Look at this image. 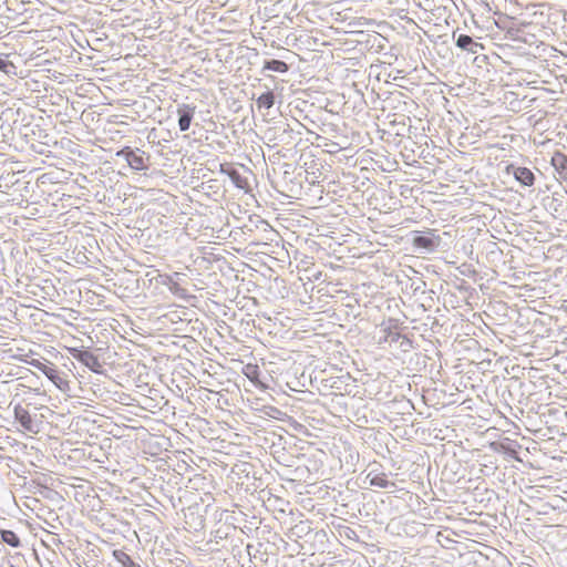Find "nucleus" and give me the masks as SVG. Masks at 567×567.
<instances>
[{
	"label": "nucleus",
	"instance_id": "obj_6",
	"mask_svg": "<svg viewBox=\"0 0 567 567\" xmlns=\"http://www.w3.org/2000/svg\"><path fill=\"white\" fill-rule=\"evenodd\" d=\"M367 480H369V484L371 486H375L379 488H388V487L394 486V483L390 482L386 478V475L383 473H381V474L370 473V474H368Z\"/></svg>",
	"mask_w": 567,
	"mask_h": 567
},
{
	"label": "nucleus",
	"instance_id": "obj_7",
	"mask_svg": "<svg viewBox=\"0 0 567 567\" xmlns=\"http://www.w3.org/2000/svg\"><path fill=\"white\" fill-rule=\"evenodd\" d=\"M456 45L463 50H467L471 53H476L477 49L482 45L473 41L470 35L461 34L456 41Z\"/></svg>",
	"mask_w": 567,
	"mask_h": 567
},
{
	"label": "nucleus",
	"instance_id": "obj_4",
	"mask_svg": "<svg viewBox=\"0 0 567 567\" xmlns=\"http://www.w3.org/2000/svg\"><path fill=\"white\" fill-rule=\"evenodd\" d=\"M74 359L87 367L93 372H100L102 365L96 355L86 350H76L72 352Z\"/></svg>",
	"mask_w": 567,
	"mask_h": 567
},
{
	"label": "nucleus",
	"instance_id": "obj_11",
	"mask_svg": "<svg viewBox=\"0 0 567 567\" xmlns=\"http://www.w3.org/2000/svg\"><path fill=\"white\" fill-rule=\"evenodd\" d=\"M1 538L6 544H8L12 547L20 546V539L17 536V534L12 530H1Z\"/></svg>",
	"mask_w": 567,
	"mask_h": 567
},
{
	"label": "nucleus",
	"instance_id": "obj_1",
	"mask_svg": "<svg viewBox=\"0 0 567 567\" xmlns=\"http://www.w3.org/2000/svg\"><path fill=\"white\" fill-rule=\"evenodd\" d=\"M13 414L17 422L20 423L22 430L28 433L37 434L39 432V425L31 416L28 409L21 404H14Z\"/></svg>",
	"mask_w": 567,
	"mask_h": 567
},
{
	"label": "nucleus",
	"instance_id": "obj_16",
	"mask_svg": "<svg viewBox=\"0 0 567 567\" xmlns=\"http://www.w3.org/2000/svg\"><path fill=\"white\" fill-rule=\"evenodd\" d=\"M553 161H554V162H556V161H560V162H561V164H563L564 162H566V158H565V156L559 155L558 157L553 158Z\"/></svg>",
	"mask_w": 567,
	"mask_h": 567
},
{
	"label": "nucleus",
	"instance_id": "obj_5",
	"mask_svg": "<svg viewBox=\"0 0 567 567\" xmlns=\"http://www.w3.org/2000/svg\"><path fill=\"white\" fill-rule=\"evenodd\" d=\"M196 107L194 105L189 104H181L177 107V114L179 116L178 118V126L182 132H185L189 128L190 122L194 117Z\"/></svg>",
	"mask_w": 567,
	"mask_h": 567
},
{
	"label": "nucleus",
	"instance_id": "obj_15",
	"mask_svg": "<svg viewBox=\"0 0 567 567\" xmlns=\"http://www.w3.org/2000/svg\"><path fill=\"white\" fill-rule=\"evenodd\" d=\"M7 66V62L0 58V70H4Z\"/></svg>",
	"mask_w": 567,
	"mask_h": 567
},
{
	"label": "nucleus",
	"instance_id": "obj_3",
	"mask_svg": "<svg viewBox=\"0 0 567 567\" xmlns=\"http://www.w3.org/2000/svg\"><path fill=\"white\" fill-rule=\"evenodd\" d=\"M116 156L124 157L128 166L135 171H143L147 168L144 152L136 148L135 151L124 148L116 153Z\"/></svg>",
	"mask_w": 567,
	"mask_h": 567
},
{
	"label": "nucleus",
	"instance_id": "obj_9",
	"mask_svg": "<svg viewBox=\"0 0 567 567\" xmlns=\"http://www.w3.org/2000/svg\"><path fill=\"white\" fill-rule=\"evenodd\" d=\"M113 556L121 567H140L132 558L123 550H114Z\"/></svg>",
	"mask_w": 567,
	"mask_h": 567
},
{
	"label": "nucleus",
	"instance_id": "obj_12",
	"mask_svg": "<svg viewBox=\"0 0 567 567\" xmlns=\"http://www.w3.org/2000/svg\"><path fill=\"white\" fill-rule=\"evenodd\" d=\"M275 103V96L272 92H266L257 99V105L259 107L270 109Z\"/></svg>",
	"mask_w": 567,
	"mask_h": 567
},
{
	"label": "nucleus",
	"instance_id": "obj_14",
	"mask_svg": "<svg viewBox=\"0 0 567 567\" xmlns=\"http://www.w3.org/2000/svg\"><path fill=\"white\" fill-rule=\"evenodd\" d=\"M245 374L251 380L255 381L257 379V367L255 365H247L245 368Z\"/></svg>",
	"mask_w": 567,
	"mask_h": 567
},
{
	"label": "nucleus",
	"instance_id": "obj_8",
	"mask_svg": "<svg viewBox=\"0 0 567 567\" xmlns=\"http://www.w3.org/2000/svg\"><path fill=\"white\" fill-rule=\"evenodd\" d=\"M514 175L515 178L525 186H532L534 184V174L526 167L516 168Z\"/></svg>",
	"mask_w": 567,
	"mask_h": 567
},
{
	"label": "nucleus",
	"instance_id": "obj_10",
	"mask_svg": "<svg viewBox=\"0 0 567 567\" xmlns=\"http://www.w3.org/2000/svg\"><path fill=\"white\" fill-rule=\"evenodd\" d=\"M264 69L274 72L285 73L288 71V65L287 63L280 60H270L265 62Z\"/></svg>",
	"mask_w": 567,
	"mask_h": 567
},
{
	"label": "nucleus",
	"instance_id": "obj_13",
	"mask_svg": "<svg viewBox=\"0 0 567 567\" xmlns=\"http://www.w3.org/2000/svg\"><path fill=\"white\" fill-rule=\"evenodd\" d=\"M414 245L416 247H422V248H425V249H432L433 246H434V241L431 237H425V236H419L416 238H414Z\"/></svg>",
	"mask_w": 567,
	"mask_h": 567
},
{
	"label": "nucleus",
	"instance_id": "obj_2",
	"mask_svg": "<svg viewBox=\"0 0 567 567\" xmlns=\"http://www.w3.org/2000/svg\"><path fill=\"white\" fill-rule=\"evenodd\" d=\"M31 365L41 371L60 390L65 391L68 389V381L59 374L53 365H48L39 360H32Z\"/></svg>",
	"mask_w": 567,
	"mask_h": 567
}]
</instances>
